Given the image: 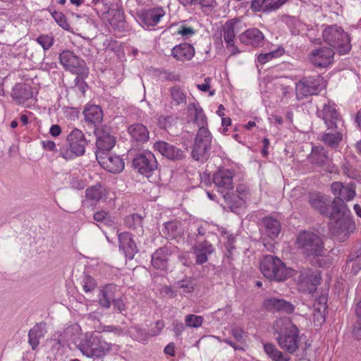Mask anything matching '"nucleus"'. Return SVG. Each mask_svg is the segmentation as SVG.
Returning <instances> with one entry per match:
<instances>
[{"mask_svg":"<svg viewBox=\"0 0 361 361\" xmlns=\"http://www.w3.org/2000/svg\"><path fill=\"white\" fill-rule=\"evenodd\" d=\"M142 216L137 214L128 215L125 219V224L129 228H135L142 223Z\"/></svg>","mask_w":361,"mask_h":361,"instance_id":"09e8293b","label":"nucleus"},{"mask_svg":"<svg viewBox=\"0 0 361 361\" xmlns=\"http://www.w3.org/2000/svg\"><path fill=\"white\" fill-rule=\"evenodd\" d=\"M154 147L163 156L167 157L169 159H181L185 157L183 151L163 141L155 142Z\"/></svg>","mask_w":361,"mask_h":361,"instance_id":"aec40b11","label":"nucleus"},{"mask_svg":"<svg viewBox=\"0 0 361 361\" xmlns=\"http://www.w3.org/2000/svg\"><path fill=\"white\" fill-rule=\"evenodd\" d=\"M210 82L211 78H207L206 79H204V83L197 85V87L202 92H207L210 88Z\"/></svg>","mask_w":361,"mask_h":361,"instance_id":"bf43d9fd","label":"nucleus"},{"mask_svg":"<svg viewBox=\"0 0 361 361\" xmlns=\"http://www.w3.org/2000/svg\"><path fill=\"white\" fill-rule=\"evenodd\" d=\"M114 306L120 312H123L125 310L126 306L123 300L122 299H116L113 300Z\"/></svg>","mask_w":361,"mask_h":361,"instance_id":"052dcab7","label":"nucleus"},{"mask_svg":"<svg viewBox=\"0 0 361 361\" xmlns=\"http://www.w3.org/2000/svg\"><path fill=\"white\" fill-rule=\"evenodd\" d=\"M119 247L123 250L126 257L133 259L137 248L135 241L133 240L131 234L128 233H122L118 235Z\"/></svg>","mask_w":361,"mask_h":361,"instance_id":"b1692460","label":"nucleus"},{"mask_svg":"<svg viewBox=\"0 0 361 361\" xmlns=\"http://www.w3.org/2000/svg\"><path fill=\"white\" fill-rule=\"evenodd\" d=\"M11 96L17 104H23L32 97L33 92L30 85L25 83H18L13 87Z\"/></svg>","mask_w":361,"mask_h":361,"instance_id":"412c9836","label":"nucleus"},{"mask_svg":"<svg viewBox=\"0 0 361 361\" xmlns=\"http://www.w3.org/2000/svg\"><path fill=\"white\" fill-rule=\"evenodd\" d=\"M193 252L196 256V262L202 264L207 262L208 255L214 252V247L207 240L197 242L193 247Z\"/></svg>","mask_w":361,"mask_h":361,"instance_id":"4be33fe9","label":"nucleus"},{"mask_svg":"<svg viewBox=\"0 0 361 361\" xmlns=\"http://www.w3.org/2000/svg\"><path fill=\"white\" fill-rule=\"evenodd\" d=\"M46 332V324L43 322L37 324L29 331L28 342L32 350L37 348L39 344V340L44 337Z\"/></svg>","mask_w":361,"mask_h":361,"instance_id":"c85d7f7f","label":"nucleus"},{"mask_svg":"<svg viewBox=\"0 0 361 361\" xmlns=\"http://www.w3.org/2000/svg\"><path fill=\"white\" fill-rule=\"evenodd\" d=\"M133 165L140 173L147 177L157 169V159L149 151L137 154L133 160Z\"/></svg>","mask_w":361,"mask_h":361,"instance_id":"f8f14e48","label":"nucleus"},{"mask_svg":"<svg viewBox=\"0 0 361 361\" xmlns=\"http://www.w3.org/2000/svg\"><path fill=\"white\" fill-rule=\"evenodd\" d=\"M68 145L59 149V155L66 161L74 159L85 154L87 141L83 133L79 129H73L66 137Z\"/></svg>","mask_w":361,"mask_h":361,"instance_id":"423d86ee","label":"nucleus"},{"mask_svg":"<svg viewBox=\"0 0 361 361\" xmlns=\"http://www.w3.org/2000/svg\"><path fill=\"white\" fill-rule=\"evenodd\" d=\"M82 288L85 292H92L97 287L95 280L90 276H85L82 280Z\"/></svg>","mask_w":361,"mask_h":361,"instance_id":"8fccbe9b","label":"nucleus"},{"mask_svg":"<svg viewBox=\"0 0 361 361\" xmlns=\"http://www.w3.org/2000/svg\"><path fill=\"white\" fill-rule=\"evenodd\" d=\"M128 132L132 139L139 143L146 142L149 137L147 128L142 123H135L130 126Z\"/></svg>","mask_w":361,"mask_h":361,"instance_id":"cd10ccee","label":"nucleus"},{"mask_svg":"<svg viewBox=\"0 0 361 361\" xmlns=\"http://www.w3.org/2000/svg\"><path fill=\"white\" fill-rule=\"evenodd\" d=\"M85 196L88 200L97 202L106 199L107 192L105 188L98 184L87 188Z\"/></svg>","mask_w":361,"mask_h":361,"instance_id":"72a5a7b5","label":"nucleus"},{"mask_svg":"<svg viewBox=\"0 0 361 361\" xmlns=\"http://www.w3.org/2000/svg\"><path fill=\"white\" fill-rule=\"evenodd\" d=\"M326 302V298L322 296L314 304V322L318 325H321L325 322V312L327 308Z\"/></svg>","mask_w":361,"mask_h":361,"instance_id":"7c9ffc66","label":"nucleus"},{"mask_svg":"<svg viewBox=\"0 0 361 361\" xmlns=\"http://www.w3.org/2000/svg\"><path fill=\"white\" fill-rule=\"evenodd\" d=\"M236 21L234 19L227 21L223 28L224 40L226 44V47L232 46L235 44V26Z\"/></svg>","mask_w":361,"mask_h":361,"instance_id":"f704fd0d","label":"nucleus"},{"mask_svg":"<svg viewBox=\"0 0 361 361\" xmlns=\"http://www.w3.org/2000/svg\"><path fill=\"white\" fill-rule=\"evenodd\" d=\"M204 318L200 315L189 314L185 317V323L187 327L199 328L202 325Z\"/></svg>","mask_w":361,"mask_h":361,"instance_id":"c03bdc74","label":"nucleus"},{"mask_svg":"<svg viewBox=\"0 0 361 361\" xmlns=\"http://www.w3.org/2000/svg\"><path fill=\"white\" fill-rule=\"evenodd\" d=\"M342 140V134L338 131L326 133L322 135V140L331 147H336Z\"/></svg>","mask_w":361,"mask_h":361,"instance_id":"58836bf2","label":"nucleus"},{"mask_svg":"<svg viewBox=\"0 0 361 361\" xmlns=\"http://www.w3.org/2000/svg\"><path fill=\"white\" fill-rule=\"evenodd\" d=\"M308 159L310 163L319 168L321 170L329 173L333 172L334 166L323 147H313Z\"/></svg>","mask_w":361,"mask_h":361,"instance_id":"ddd939ff","label":"nucleus"},{"mask_svg":"<svg viewBox=\"0 0 361 361\" xmlns=\"http://www.w3.org/2000/svg\"><path fill=\"white\" fill-rule=\"evenodd\" d=\"M42 147L47 151L55 152L56 151V146L54 141L51 140H42L41 142Z\"/></svg>","mask_w":361,"mask_h":361,"instance_id":"6e6d98bb","label":"nucleus"},{"mask_svg":"<svg viewBox=\"0 0 361 361\" xmlns=\"http://www.w3.org/2000/svg\"><path fill=\"white\" fill-rule=\"evenodd\" d=\"M49 133L53 137H57L61 133V128L59 125H52L49 129Z\"/></svg>","mask_w":361,"mask_h":361,"instance_id":"e2e57ef3","label":"nucleus"},{"mask_svg":"<svg viewBox=\"0 0 361 361\" xmlns=\"http://www.w3.org/2000/svg\"><path fill=\"white\" fill-rule=\"evenodd\" d=\"M59 59L66 71L76 74L82 78L87 76L89 69L86 63L73 51L64 50L59 54Z\"/></svg>","mask_w":361,"mask_h":361,"instance_id":"6e6552de","label":"nucleus"},{"mask_svg":"<svg viewBox=\"0 0 361 361\" xmlns=\"http://www.w3.org/2000/svg\"><path fill=\"white\" fill-rule=\"evenodd\" d=\"M274 329L279 347L284 351L293 354L299 348V330L288 317H281L276 320Z\"/></svg>","mask_w":361,"mask_h":361,"instance_id":"f03ea898","label":"nucleus"},{"mask_svg":"<svg viewBox=\"0 0 361 361\" xmlns=\"http://www.w3.org/2000/svg\"><path fill=\"white\" fill-rule=\"evenodd\" d=\"M174 332L178 336L180 335L185 330L184 324L181 322H176L174 323Z\"/></svg>","mask_w":361,"mask_h":361,"instance_id":"0e129e2a","label":"nucleus"},{"mask_svg":"<svg viewBox=\"0 0 361 361\" xmlns=\"http://www.w3.org/2000/svg\"><path fill=\"white\" fill-rule=\"evenodd\" d=\"M310 204L313 208L319 210L321 214L330 216L331 212H329L328 203L322 197L319 195L312 196L310 199Z\"/></svg>","mask_w":361,"mask_h":361,"instance_id":"4c0bfd02","label":"nucleus"},{"mask_svg":"<svg viewBox=\"0 0 361 361\" xmlns=\"http://www.w3.org/2000/svg\"><path fill=\"white\" fill-rule=\"evenodd\" d=\"M36 41L42 47L44 50L49 49L54 44V37L49 35H39Z\"/></svg>","mask_w":361,"mask_h":361,"instance_id":"de8ad7c7","label":"nucleus"},{"mask_svg":"<svg viewBox=\"0 0 361 361\" xmlns=\"http://www.w3.org/2000/svg\"><path fill=\"white\" fill-rule=\"evenodd\" d=\"M324 42L339 53L345 54L350 49V38L347 32L336 25L326 27L322 32Z\"/></svg>","mask_w":361,"mask_h":361,"instance_id":"0eeeda50","label":"nucleus"},{"mask_svg":"<svg viewBox=\"0 0 361 361\" xmlns=\"http://www.w3.org/2000/svg\"><path fill=\"white\" fill-rule=\"evenodd\" d=\"M288 0H278L276 1L273 2L272 0L270 1L269 6V12L274 11L279 8H280L285 3H286Z\"/></svg>","mask_w":361,"mask_h":361,"instance_id":"13d9d810","label":"nucleus"},{"mask_svg":"<svg viewBox=\"0 0 361 361\" xmlns=\"http://www.w3.org/2000/svg\"><path fill=\"white\" fill-rule=\"evenodd\" d=\"M95 154L99 164L106 171L116 173L123 170L124 162L120 157L109 153L96 152Z\"/></svg>","mask_w":361,"mask_h":361,"instance_id":"4468645a","label":"nucleus"},{"mask_svg":"<svg viewBox=\"0 0 361 361\" xmlns=\"http://www.w3.org/2000/svg\"><path fill=\"white\" fill-rule=\"evenodd\" d=\"M334 51L331 48H319L312 50L309 54L310 62L318 67H326L333 61Z\"/></svg>","mask_w":361,"mask_h":361,"instance_id":"dca6fc26","label":"nucleus"},{"mask_svg":"<svg viewBox=\"0 0 361 361\" xmlns=\"http://www.w3.org/2000/svg\"><path fill=\"white\" fill-rule=\"evenodd\" d=\"M263 33L257 28L248 29L240 35V41L254 47H262L264 44Z\"/></svg>","mask_w":361,"mask_h":361,"instance_id":"6ab92c4d","label":"nucleus"},{"mask_svg":"<svg viewBox=\"0 0 361 361\" xmlns=\"http://www.w3.org/2000/svg\"><path fill=\"white\" fill-rule=\"evenodd\" d=\"M51 16L60 27L63 30H70L71 26L67 22V19L63 13L61 12L54 11L51 13Z\"/></svg>","mask_w":361,"mask_h":361,"instance_id":"49530a36","label":"nucleus"},{"mask_svg":"<svg viewBox=\"0 0 361 361\" xmlns=\"http://www.w3.org/2000/svg\"><path fill=\"white\" fill-rule=\"evenodd\" d=\"M271 0H253L251 4V8L255 11L269 12Z\"/></svg>","mask_w":361,"mask_h":361,"instance_id":"a18cd8bd","label":"nucleus"},{"mask_svg":"<svg viewBox=\"0 0 361 361\" xmlns=\"http://www.w3.org/2000/svg\"><path fill=\"white\" fill-rule=\"evenodd\" d=\"M175 288L180 294L190 293L194 290V283L191 279H186L178 281Z\"/></svg>","mask_w":361,"mask_h":361,"instance_id":"79ce46f5","label":"nucleus"},{"mask_svg":"<svg viewBox=\"0 0 361 361\" xmlns=\"http://www.w3.org/2000/svg\"><path fill=\"white\" fill-rule=\"evenodd\" d=\"M236 192L238 194V197L240 200L244 203L246 200L248 198V196L250 195V191L248 188L243 184H240L237 186Z\"/></svg>","mask_w":361,"mask_h":361,"instance_id":"3c124183","label":"nucleus"},{"mask_svg":"<svg viewBox=\"0 0 361 361\" xmlns=\"http://www.w3.org/2000/svg\"><path fill=\"white\" fill-rule=\"evenodd\" d=\"M295 245L298 250L306 257H320L324 252L322 238L312 231L300 232L296 238Z\"/></svg>","mask_w":361,"mask_h":361,"instance_id":"20e7f679","label":"nucleus"},{"mask_svg":"<svg viewBox=\"0 0 361 361\" xmlns=\"http://www.w3.org/2000/svg\"><path fill=\"white\" fill-rule=\"evenodd\" d=\"M212 135L208 128H199L192 149V157L196 161H204L208 157Z\"/></svg>","mask_w":361,"mask_h":361,"instance_id":"1a4fd4ad","label":"nucleus"},{"mask_svg":"<svg viewBox=\"0 0 361 361\" xmlns=\"http://www.w3.org/2000/svg\"><path fill=\"white\" fill-rule=\"evenodd\" d=\"M264 350L273 361H290V357L279 350L272 343H264Z\"/></svg>","mask_w":361,"mask_h":361,"instance_id":"c9c22d12","label":"nucleus"},{"mask_svg":"<svg viewBox=\"0 0 361 361\" xmlns=\"http://www.w3.org/2000/svg\"><path fill=\"white\" fill-rule=\"evenodd\" d=\"M285 52L283 47H279L276 49L265 54H260L258 56V61L264 64L270 60L281 56Z\"/></svg>","mask_w":361,"mask_h":361,"instance_id":"ea45409f","label":"nucleus"},{"mask_svg":"<svg viewBox=\"0 0 361 361\" xmlns=\"http://www.w3.org/2000/svg\"><path fill=\"white\" fill-rule=\"evenodd\" d=\"M116 287L113 285H107L104 286L98 295L99 304L105 308H109L111 302L115 298L114 290Z\"/></svg>","mask_w":361,"mask_h":361,"instance_id":"473e14b6","label":"nucleus"},{"mask_svg":"<svg viewBox=\"0 0 361 361\" xmlns=\"http://www.w3.org/2000/svg\"><path fill=\"white\" fill-rule=\"evenodd\" d=\"M231 334L237 341L240 343L245 342L246 334L242 329L233 328L231 329Z\"/></svg>","mask_w":361,"mask_h":361,"instance_id":"864d4df0","label":"nucleus"},{"mask_svg":"<svg viewBox=\"0 0 361 361\" xmlns=\"http://www.w3.org/2000/svg\"><path fill=\"white\" fill-rule=\"evenodd\" d=\"M336 197L332 202L331 212L329 216V229L335 238L344 241L350 232L355 229V223L350 216L344 200L350 201L355 195L353 184L344 185L340 182H334L331 186Z\"/></svg>","mask_w":361,"mask_h":361,"instance_id":"f257e3e1","label":"nucleus"},{"mask_svg":"<svg viewBox=\"0 0 361 361\" xmlns=\"http://www.w3.org/2000/svg\"><path fill=\"white\" fill-rule=\"evenodd\" d=\"M361 255V245L359 246V247L354 251L352 254H350L349 257V261L350 262H352L353 261H356L357 259L360 257Z\"/></svg>","mask_w":361,"mask_h":361,"instance_id":"338daca9","label":"nucleus"},{"mask_svg":"<svg viewBox=\"0 0 361 361\" xmlns=\"http://www.w3.org/2000/svg\"><path fill=\"white\" fill-rule=\"evenodd\" d=\"M324 87V80L320 75L304 78L295 85V94L298 100L317 94Z\"/></svg>","mask_w":361,"mask_h":361,"instance_id":"9d476101","label":"nucleus"},{"mask_svg":"<svg viewBox=\"0 0 361 361\" xmlns=\"http://www.w3.org/2000/svg\"><path fill=\"white\" fill-rule=\"evenodd\" d=\"M172 121L173 118L170 116H161L158 118V124L161 128H166L168 126H171Z\"/></svg>","mask_w":361,"mask_h":361,"instance_id":"5fc2aeb1","label":"nucleus"},{"mask_svg":"<svg viewBox=\"0 0 361 361\" xmlns=\"http://www.w3.org/2000/svg\"><path fill=\"white\" fill-rule=\"evenodd\" d=\"M173 102L176 105L185 104L186 102V95L178 86H173L169 90Z\"/></svg>","mask_w":361,"mask_h":361,"instance_id":"a19ab883","label":"nucleus"},{"mask_svg":"<svg viewBox=\"0 0 361 361\" xmlns=\"http://www.w3.org/2000/svg\"><path fill=\"white\" fill-rule=\"evenodd\" d=\"M136 333H137V335H135V334L134 335V337L135 338V339H137L140 342H145V341H147V339H148L147 335L146 334H143L141 330H137Z\"/></svg>","mask_w":361,"mask_h":361,"instance_id":"774afa93","label":"nucleus"},{"mask_svg":"<svg viewBox=\"0 0 361 361\" xmlns=\"http://www.w3.org/2000/svg\"><path fill=\"white\" fill-rule=\"evenodd\" d=\"M264 307L269 311L284 312L291 313L294 310L293 305L283 299L268 298L264 301Z\"/></svg>","mask_w":361,"mask_h":361,"instance_id":"393cba45","label":"nucleus"},{"mask_svg":"<svg viewBox=\"0 0 361 361\" xmlns=\"http://www.w3.org/2000/svg\"><path fill=\"white\" fill-rule=\"evenodd\" d=\"M319 117L322 118L328 130H334L338 128L341 122L334 105L324 104L322 110H317Z\"/></svg>","mask_w":361,"mask_h":361,"instance_id":"a211bd4d","label":"nucleus"},{"mask_svg":"<svg viewBox=\"0 0 361 361\" xmlns=\"http://www.w3.org/2000/svg\"><path fill=\"white\" fill-rule=\"evenodd\" d=\"M188 111L194 116L193 122L199 127V128H207V116L199 104H190L188 106Z\"/></svg>","mask_w":361,"mask_h":361,"instance_id":"c756f323","label":"nucleus"},{"mask_svg":"<svg viewBox=\"0 0 361 361\" xmlns=\"http://www.w3.org/2000/svg\"><path fill=\"white\" fill-rule=\"evenodd\" d=\"M162 232L166 238H174L180 234V223L178 221H169L164 224Z\"/></svg>","mask_w":361,"mask_h":361,"instance_id":"e433bc0d","label":"nucleus"},{"mask_svg":"<svg viewBox=\"0 0 361 361\" xmlns=\"http://www.w3.org/2000/svg\"><path fill=\"white\" fill-rule=\"evenodd\" d=\"M260 271L269 280L282 281L292 276L293 269L288 268L277 257L268 255L260 261Z\"/></svg>","mask_w":361,"mask_h":361,"instance_id":"39448f33","label":"nucleus"},{"mask_svg":"<svg viewBox=\"0 0 361 361\" xmlns=\"http://www.w3.org/2000/svg\"><path fill=\"white\" fill-rule=\"evenodd\" d=\"M350 263V261H348V264H349ZM351 263H353L352 266H351V271L354 275H355L358 273V271L361 269V262L360 260H358V261L356 260V261H353Z\"/></svg>","mask_w":361,"mask_h":361,"instance_id":"680f3d73","label":"nucleus"},{"mask_svg":"<svg viewBox=\"0 0 361 361\" xmlns=\"http://www.w3.org/2000/svg\"><path fill=\"white\" fill-rule=\"evenodd\" d=\"M233 171L226 169H220L213 175V182L226 200L230 199L229 192L233 188Z\"/></svg>","mask_w":361,"mask_h":361,"instance_id":"9b49d317","label":"nucleus"},{"mask_svg":"<svg viewBox=\"0 0 361 361\" xmlns=\"http://www.w3.org/2000/svg\"><path fill=\"white\" fill-rule=\"evenodd\" d=\"M80 351L86 357L99 359L104 357L112 348L99 333L86 334L78 345Z\"/></svg>","mask_w":361,"mask_h":361,"instance_id":"7ed1b4c3","label":"nucleus"},{"mask_svg":"<svg viewBox=\"0 0 361 361\" xmlns=\"http://www.w3.org/2000/svg\"><path fill=\"white\" fill-rule=\"evenodd\" d=\"M164 16L165 11L161 7H155L142 11L138 18L143 27H149L157 25Z\"/></svg>","mask_w":361,"mask_h":361,"instance_id":"f3484780","label":"nucleus"},{"mask_svg":"<svg viewBox=\"0 0 361 361\" xmlns=\"http://www.w3.org/2000/svg\"><path fill=\"white\" fill-rule=\"evenodd\" d=\"M262 226L263 233L270 239L274 240L278 237L281 231V224L277 219L272 217H265L262 220Z\"/></svg>","mask_w":361,"mask_h":361,"instance_id":"bb28decb","label":"nucleus"},{"mask_svg":"<svg viewBox=\"0 0 361 361\" xmlns=\"http://www.w3.org/2000/svg\"><path fill=\"white\" fill-rule=\"evenodd\" d=\"M164 352L169 355L174 356L175 355V345L173 343L168 344L164 350Z\"/></svg>","mask_w":361,"mask_h":361,"instance_id":"69168bd1","label":"nucleus"},{"mask_svg":"<svg viewBox=\"0 0 361 361\" xmlns=\"http://www.w3.org/2000/svg\"><path fill=\"white\" fill-rule=\"evenodd\" d=\"M97 135V151L104 154L109 153V152L114 147L116 143L115 137L111 134L109 129L98 128L95 131Z\"/></svg>","mask_w":361,"mask_h":361,"instance_id":"2eb2a0df","label":"nucleus"},{"mask_svg":"<svg viewBox=\"0 0 361 361\" xmlns=\"http://www.w3.org/2000/svg\"><path fill=\"white\" fill-rule=\"evenodd\" d=\"M85 119L90 123H98L102 121L103 113L97 105H87L83 111Z\"/></svg>","mask_w":361,"mask_h":361,"instance_id":"2f4dec72","label":"nucleus"},{"mask_svg":"<svg viewBox=\"0 0 361 361\" xmlns=\"http://www.w3.org/2000/svg\"><path fill=\"white\" fill-rule=\"evenodd\" d=\"M171 253V249L167 246L158 249L152 255V265L157 269H166L168 266L169 257Z\"/></svg>","mask_w":361,"mask_h":361,"instance_id":"5701e85b","label":"nucleus"},{"mask_svg":"<svg viewBox=\"0 0 361 361\" xmlns=\"http://www.w3.org/2000/svg\"><path fill=\"white\" fill-rule=\"evenodd\" d=\"M94 219L97 222L104 223L107 226H112L114 224V219L110 214L104 210L97 212L94 214Z\"/></svg>","mask_w":361,"mask_h":361,"instance_id":"37998d69","label":"nucleus"},{"mask_svg":"<svg viewBox=\"0 0 361 361\" xmlns=\"http://www.w3.org/2000/svg\"><path fill=\"white\" fill-rule=\"evenodd\" d=\"M164 327V323L163 321L159 320L156 322L155 327L151 330V336H157L161 333Z\"/></svg>","mask_w":361,"mask_h":361,"instance_id":"4d7b16f0","label":"nucleus"},{"mask_svg":"<svg viewBox=\"0 0 361 361\" xmlns=\"http://www.w3.org/2000/svg\"><path fill=\"white\" fill-rule=\"evenodd\" d=\"M177 32L183 37L188 38L193 35L195 32L192 27L182 25L178 27Z\"/></svg>","mask_w":361,"mask_h":361,"instance_id":"603ef678","label":"nucleus"},{"mask_svg":"<svg viewBox=\"0 0 361 361\" xmlns=\"http://www.w3.org/2000/svg\"><path fill=\"white\" fill-rule=\"evenodd\" d=\"M195 55L194 47L188 43L175 46L171 50V56L178 61H189Z\"/></svg>","mask_w":361,"mask_h":361,"instance_id":"a878e982","label":"nucleus"}]
</instances>
